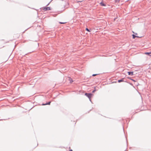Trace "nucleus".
I'll return each instance as SVG.
<instances>
[{
    "label": "nucleus",
    "mask_w": 151,
    "mask_h": 151,
    "mask_svg": "<svg viewBox=\"0 0 151 151\" xmlns=\"http://www.w3.org/2000/svg\"><path fill=\"white\" fill-rule=\"evenodd\" d=\"M85 95L88 98L90 101L91 102V98L92 96H93V94L91 93H85Z\"/></svg>",
    "instance_id": "nucleus-1"
},
{
    "label": "nucleus",
    "mask_w": 151,
    "mask_h": 151,
    "mask_svg": "<svg viewBox=\"0 0 151 151\" xmlns=\"http://www.w3.org/2000/svg\"><path fill=\"white\" fill-rule=\"evenodd\" d=\"M43 9L45 11H47L48 10H51L50 8L49 7H44Z\"/></svg>",
    "instance_id": "nucleus-2"
},
{
    "label": "nucleus",
    "mask_w": 151,
    "mask_h": 151,
    "mask_svg": "<svg viewBox=\"0 0 151 151\" xmlns=\"http://www.w3.org/2000/svg\"><path fill=\"white\" fill-rule=\"evenodd\" d=\"M128 123H124V124H122V127L123 128V130L124 131V128L125 127L127 128L128 126Z\"/></svg>",
    "instance_id": "nucleus-3"
},
{
    "label": "nucleus",
    "mask_w": 151,
    "mask_h": 151,
    "mask_svg": "<svg viewBox=\"0 0 151 151\" xmlns=\"http://www.w3.org/2000/svg\"><path fill=\"white\" fill-rule=\"evenodd\" d=\"M127 73L129 75L132 76L134 75L133 72V71H129Z\"/></svg>",
    "instance_id": "nucleus-4"
},
{
    "label": "nucleus",
    "mask_w": 151,
    "mask_h": 151,
    "mask_svg": "<svg viewBox=\"0 0 151 151\" xmlns=\"http://www.w3.org/2000/svg\"><path fill=\"white\" fill-rule=\"evenodd\" d=\"M145 54L151 56V52H146L145 53Z\"/></svg>",
    "instance_id": "nucleus-5"
},
{
    "label": "nucleus",
    "mask_w": 151,
    "mask_h": 151,
    "mask_svg": "<svg viewBox=\"0 0 151 151\" xmlns=\"http://www.w3.org/2000/svg\"><path fill=\"white\" fill-rule=\"evenodd\" d=\"M51 102V101H49V102L45 104H42V105H50Z\"/></svg>",
    "instance_id": "nucleus-6"
},
{
    "label": "nucleus",
    "mask_w": 151,
    "mask_h": 151,
    "mask_svg": "<svg viewBox=\"0 0 151 151\" xmlns=\"http://www.w3.org/2000/svg\"><path fill=\"white\" fill-rule=\"evenodd\" d=\"M100 5L101 6H106V4H105L104 3L103 1L101 2L100 3Z\"/></svg>",
    "instance_id": "nucleus-7"
},
{
    "label": "nucleus",
    "mask_w": 151,
    "mask_h": 151,
    "mask_svg": "<svg viewBox=\"0 0 151 151\" xmlns=\"http://www.w3.org/2000/svg\"><path fill=\"white\" fill-rule=\"evenodd\" d=\"M124 78H122L121 79L119 80L118 81V83H120L124 81Z\"/></svg>",
    "instance_id": "nucleus-8"
},
{
    "label": "nucleus",
    "mask_w": 151,
    "mask_h": 151,
    "mask_svg": "<svg viewBox=\"0 0 151 151\" xmlns=\"http://www.w3.org/2000/svg\"><path fill=\"white\" fill-rule=\"evenodd\" d=\"M139 37L138 36L135 35H132V38L133 39H134L135 37Z\"/></svg>",
    "instance_id": "nucleus-9"
},
{
    "label": "nucleus",
    "mask_w": 151,
    "mask_h": 151,
    "mask_svg": "<svg viewBox=\"0 0 151 151\" xmlns=\"http://www.w3.org/2000/svg\"><path fill=\"white\" fill-rule=\"evenodd\" d=\"M127 78L128 79H129L130 80H131L132 81H134V82H135L136 81L135 80H134L132 79V78H131L129 77H127Z\"/></svg>",
    "instance_id": "nucleus-10"
},
{
    "label": "nucleus",
    "mask_w": 151,
    "mask_h": 151,
    "mask_svg": "<svg viewBox=\"0 0 151 151\" xmlns=\"http://www.w3.org/2000/svg\"><path fill=\"white\" fill-rule=\"evenodd\" d=\"M86 30L88 32H90L91 30V29H89L88 28H86Z\"/></svg>",
    "instance_id": "nucleus-11"
},
{
    "label": "nucleus",
    "mask_w": 151,
    "mask_h": 151,
    "mask_svg": "<svg viewBox=\"0 0 151 151\" xmlns=\"http://www.w3.org/2000/svg\"><path fill=\"white\" fill-rule=\"evenodd\" d=\"M69 80L70 81V83H72V82H73V81H72V79L71 78H70L69 79Z\"/></svg>",
    "instance_id": "nucleus-12"
},
{
    "label": "nucleus",
    "mask_w": 151,
    "mask_h": 151,
    "mask_svg": "<svg viewBox=\"0 0 151 151\" xmlns=\"http://www.w3.org/2000/svg\"><path fill=\"white\" fill-rule=\"evenodd\" d=\"M99 74H93V75H92V76H96V75H99Z\"/></svg>",
    "instance_id": "nucleus-13"
},
{
    "label": "nucleus",
    "mask_w": 151,
    "mask_h": 151,
    "mask_svg": "<svg viewBox=\"0 0 151 151\" xmlns=\"http://www.w3.org/2000/svg\"><path fill=\"white\" fill-rule=\"evenodd\" d=\"M59 23L60 24H63L66 23V22H59Z\"/></svg>",
    "instance_id": "nucleus-14"
},
{
    "label": "nucleus",
    "mask_w": 151,
    "mask_h": 151,
    "mask_svg": "<svg viewBox=\"0 0 151 151\" xmlns=\"http://www.w3.org/2000/svg\"><path fill=\"white\" fill-rule=\"evenodd\" d=\"M96 91V89H95L94 90H93L92 91V92L93 93H94V92Z\"/></svg>",
    "instance_id": "nucleus-15"
},
{
    "label": "nucleus",
    "mask_w": 151,
    "mask_h": 151,
    "mask_svg": "<svg viewBox=\"0 0 151 151\" xmlns=\"http://www.w3.org/2000/svg\"><path fill=\"white\" fill-rule=\"evenodd\" d=\"M82 2V1H77V3H78V2Z\"/></svg>",
    "instance_id": "nucleus-16"
},
{
    "label": "nucleus",
    "mask_w": 151,
    "mask_h": 151,
    "mask_svg": "<svg viewBox=\"0 0 151 151\" xmlns=\"http://www.w3.org/2000/svg\"><path fill=\"white\" fill-rule=\"evenodd\" d=\"M69 151H73V150L72 149H70Z\"/></svg>",
    "instance_id": "nucleus-17"
},
{
    "label": "nucleus",
    "mask_w": 151,
    "mask_h": 151,
    "mask_svg": "<svg viewBox=\"0 0 151 151\" xmlns=\"http://www.w3.org/2000/svg\"><path fill=\"white\" fill-rule=\"evenodd\" d=\"M50 3V2H49L47 5H46V6H48L49 5Z\"/></svg>",
    "instance_id": "nucleus-18"
},
{
    "label": "nucleus",
    "mask_w": 151,
    "mask_h": 151,
    "mask_svg": "<svg viewBox=\"0 0 151 151\" xmlns=\"http://www.w3.org/2000/svg\"><path fill=\"white\" fill-rule=\"evenodd\" d=\"M131 85H132V83H129Z\"/></svg>",
    "instance_id": "nucleus-19"
},
{
    "label": "nucleus",
    "mask_w": 151,
    "mask_h": 151,
    "mask_svg": "<svg viewBox=\"0 0 151 151\" xmlns=\"http://www.w3.org/2000/svg\"><path fill=\"white\" fill-rule=\"evenodd\" d=\"M124 151H127V150H126Z\"/></svg>",
    "instance_id": "nucleus-20"
},
{
    "label": "nucleus",
    "mask_w": 151,
    "mask_h": 151,
    "mask_svg": "<svg viewBox=\"0 0 151 151\" xmlns=\"http://www.w3.org/2000/svg\"><path fill=\"white\" fill-rule=\"evenodd\" d=\"M3 120V119H0V120Z\"/></svg>",
    "instance_id": "nucleus-21"
},
{
    "label": "nucleus",
    "mask_w": 151,
    "mask_h": 151,
    "mask_svg": "<svg viewBox=\"0 0 151 151\" xmlns=\"http://www.w3.org/2000/svg\"><path fill=\"white\" fill-rule=\"evenodd\" d=\"M124 82H127L126 81H125Z\"/></svg>",
    "instance_id": "nucleus-22"
}]
</instances>
